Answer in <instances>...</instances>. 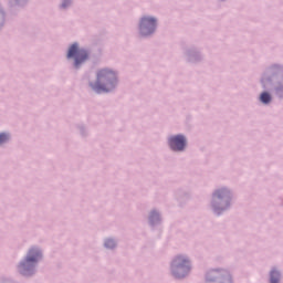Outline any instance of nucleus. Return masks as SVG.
Instances as JSON below:
<instances>
[{"instance_id":"6e6552de","label":"nucleus","mask_w":283,"mask_h":283,"mask_svg":"<svg viewBox=\"0 0 283 283\" xmlns=\"http://www.w3.org/2000/svg\"><path fill=\"white\" fill-rule=\"evenodd\" d=\"M270 282L271 283H277V282H280V272H277V271H272L271 272V277H270Z\"/></svg>"},{"instance_id":"20e7f679","label":"nucleus","mask_w":283,"mask_h":283,"mask_svg":"<svg viewBox=\"0 0 283 283\" xmlns=\"http://www.w3.org/2000/svg\"><path fill=\"white\" fill-rule=\"evenodd\" d=\"M140 33L144 36L151 34L156 30V20L154 18L144 17L139 24Z\"/></svg>"},{"instance_id":"0eeeda50","label":"nucleus","mask_w":283,"mask_h":283,"mask_svg":"<svg viewBox=\"0 0 283 283\" xmlns=\"http://www.w3.org/2000/svg\"><path fill=\"white\" fill-rule=\"evenodd\" d=\"M223 270H210L206 276V283H222Z\"/></svg>"},{"instance_id":"9d476101","label":"nucleus","mask_w":283,"mask_h":283,"mask_svg":"<svg viewBox=\"0 0 283 283\" xmlns=\"http://www.w3.org/2000/svg\"><path fill=\"white\" fill-rule=\"evenodd\" d=\"M106 249H114L116 247V242L112 239L105 241Z\"/></svg>"},{"instance_id":"f8f14e48","label":"nucleus","mask_w":283,"mask_h":283,"mask_svg":"<svg viewBox=\"0 0 283 283\" xmlns=\"http://www.w3.org/2000/svg\"><path fill=\"white\" fill-rule=\"evenodd\" d=\"M224 193V190H218L216 193H214V196L217 197V198H222V195Z\"/></svg>"},{"instance_id":"1a4fd4ad","label":"nucleus","mask_w":283,"mask_h":283,"mask_svg":"<svg viewBox=\"0 0 283 283\" xmlns=\"http://www.w3.org/2000/svg\"><path fill=\"white\" fill-rule=\"evenodd\" d=\"M260 101L261 103H271V95L266 92L262 93L261 96H260Z\"/></svg>"},{"instance_id":"7ed1b4c3","label":"nucleus","mask_w":283,"mask_h":283,"mask_svg":"<svg viewBox=\"0 0 283 283\" xmlns=\"http://www.w3.org/2000/svg\"><path fill=\"white\" fill-rule=\"evenodd\" d=\"M67 59H74L75 67H78L81 63H84V61H87V51L83 49H78V44L75 43L70 46L67 52Z\"/></svg>"},{"instance_id":"423d86ee","label":"nucleus","mask_w":283,"mask_h":283,"mask_svg":"<svg viewBox=\"0 0 283 283\" xmlns=\"http://www.w3.org/2000/svg\"><path fill=\"white\" fill-rule=\"evenodd\" d=\"M170 148L174 149V151H182L185 147L187 146V139H185V136L177 135L174 137H170L169 139Z\"/></svg>"},{"instance_id":"9b49d317","label":"nucleus","mask_w":283,"mask_h":283,"mask_svg":"<svg viewBox=\"0 0 283 283\" xmlns=\"http://www.w3.org/2000/svg\"><path fill=\"white\" fill-rule=\"evenodd\" d=\"M8 140V135L6 133L0 134V145H3Z\"/></svg>"},{"instance_id":"39448f33","label":"nucleus","mask_w":283,"mask_h":283,"mask_svg":"<svg viewBox=\"0 0 283 283\" xmlns=\"http://www.w3.org/2000/svg\"><path fill=\"white\" fill-rule=\"evenodd\" d=\"M40 258H41V252L36 249H31L29 251L25 262L20 264V271L22 275H25V269H28V266H30L32 262H38Z\"/></svg>"},{"instance_id":"f03ea898","label":"nucleus","mask_w":283,"mask_h":283,"mask_svg":"<svg viewBox=\"0 0 283 283\" xmlns=\"http://www.w3.org/2000/svg\"><path fill=\"white\" fill-rule=\"evenodd\" d=\"M191 271V261L185 255H178L172 261V273L178 277H182Z\"/></svg>"},{"instance_id":"f257e3e1","label":"nucleus","mask_w":283,"mask_h":283,"mask_svg":"<svg viewBox=\"0 0 283 283\" xmlns=\"http://www.w3.org/2000/svg\"><path fill=\"white\" fill-rule=\"evenodd\" d=\"M114 87H116V73L109 69L99 70L93 90L101 94V92H112Z\"/></svg>"}]
</instances>
